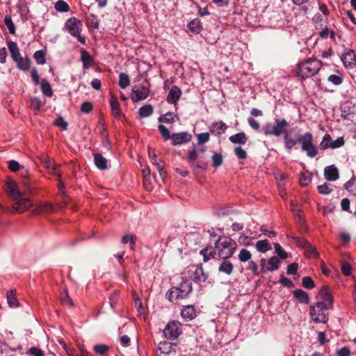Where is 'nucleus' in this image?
I'll return each instance as SVG.
<instances>
[{"instance_id": "nucleus-1", "label": "nucleus", "mask_w": 356, "mask_h": 356, "mask_svg": "<svg viewBox=\"0 0 356 356\" xmlns=\"http://www.w3.org/2000/svg\"><path fill=\"white\" fill-rule=\"evenodd\" d=\"M321 67L322 63L321 60L308 58L298 64L296 73L301 79H307L317 74Z\"/></svg>"}, {"instance_id": "nucleus-2", "label": "nucleus", "mask_w": 356, "mask_h": 356, "mask_svg": "<svg viewBox=\"0 0 356 356\" xmlns=\"http://www.w3.org/2000/svg\"><path fill=\"white\" fill-rule=\"evenodd\" d=\"M236 243L229 237L220 236L215 243L216 254L223 259L231 257L236 250Z\"/></svg>"}, {"instance_id": "nucleus-3", "label": "nucleus", "mask_w": 356, "mask_h": 356, "mask_svg": "<svg viewBox=\"0 0 356 356\" xmlns=\"http://www.w3.org/2000/svg\"><path fill=\"white\" fill-rule=\"evenodd\" d=\"M192 291V282L183 280L179 287L170 290L167 293L168 299L172 302H177L179 300L186 298Z\"/></svg>"}, {"instance_id": "nucleus-4", "label": "nucleus", "mask_w": 356, "mask_h": 356, "mask_svg": "<svg viewBox=\"0 0 356 356\" xmlns=\"http://www.w3.org/2000/svg\"><path fill=\"white\" fill-rule=\"evenodd\" d=\"M330 307L325 305L321 302H316L315 305L310 307L309 315L313 321L317 323H325L328 320V310Z\"/></svg>"}, {"instance_id": "nucleus-5", "label": "nucleus", "mask_w": 356, "mask_h": 356, "mask_svg": "<svg viewBox=\"0 0 356 356\" xmlns=\"http://www.w3.org/2000/svg\"><path fill=\"white\" fill-rule=\"evenodd\" d=\"M288 126L289 123L285 119L276 118L273 125L270 123L266 124L263 128V131L266 136H280L282 134L287 133Z\"/></svg>"}, {"instance_id": "nucleus-6", "label": "nucleus", "mask_w": 356, "mask_h": 356, "mask_svg": "<svg viewBox=\"0 0 356 356\" xmlns=\"http://www.w3.org/2000/svg\"><path fill=\"white\" fill-rule=\"evenodd\" d=\"M299 142L301 144L302 150L305 152L309 157L314 158L318 154V149L314 143V138L311 133L307 132L302 134Z\"/></svg>"}, {"instance_id": "nucleus-7", "label": "nucleus", "mask_w": 356, "mask_h": 356, "mask_svg": "<svg viewBox=\"0 0 356 356\" xmlns=\"http://www.w3.org/2000/svg\"><path fill=\"white\" fill-rule=\"evenodd\" d=\"M149 88L150 84L147 81L135 85L131 94L132 101L136 102L146 99L149 94Z\"/></svg>"}, {"instance_id": "nucleus-8", "label": "nucleus", "mask_w": 356, "mask_h": 356, "mask_svg": "<svg viewBox=\"0 0 356 356\" xmlns=\"http://www.w3.org/2000/svg\"><path fill=\"white\" fill-rule=\"evenodd\" d=\"M65 27L72 36L77 37L81 43L85 44L86 38L80 35L82 28V23L80 20L70 18L66 22Z\"/></svg>"}, {"instance_id": "nucleus-9", "label": "nucleus", "mask_w": 356, "mask_h": 356, "mask_svg": "<svg viewBox=\"0 0 356 356\" xmlns=\"http://www.w3.org/2000/svg\"><path fill=\"white\" fill-rule=\"evenodd\" d=\"M181 324L178 321H170L163 331L164 337L170 340L176 339L181 333Z\"/></svg>"}, {"instance_id": "nucleus-10", "label": "nucleus", "mask_w": 356, "mask_h": 356, "mask_svg": "<svg viewBox=\"0 0 356 356\" xmlns=\"http://www.w3.org/2000/svg\"><path fill=\"white\" fill-rule=\"evenodd\" d=\"M261 268L263 273L268 271H274L277 270L280 266V261L277 257H272L268 261L264 259H261L260 261Z\"/></svg>"}, {"instance_id": "nucleus-11", "label": "nucleus", "mask_w": 356, "mask_h": 356, "mask_svg": "<svg viewBox=\"0 0 356 356\" xmlns=\"http://www.w3.org/2000/svg\"><path fill=\"white\" fill-rule=\"evenodd\" d=\"M6 191L8 195L14 200L19 199L24 193L31 192L30 188H25L24 191H22L21 189L18 188L14 181H9L7 183Z\"/></svg>"}, {"instance_id": "nucleus-12", "label": "nucleus", "mask_w": 356, "mask_h": 356, "mask_svg": "<svg viewBox=\"0 0 356 356\" xmlns=\"http://www.w3.org/2000/svg\"><path fill=\"white\" fill-rule=\"evenodd\" d=\"M191 138L192 136L186 131L173 134L171 136L172 144L173 145H179L186 143L191 141Z\"/></svg>"}, {"instance_id": "nucleus-13", "label": "nucleus", "mask_w": 356, "mask_h": 356, "mask_svg": "<svg viewBox=\"0 0 356 356\" xmlns=\"http://www.w3.org/2000/svg\"><path fill=\"white\" fill-rule=\"evenodd\" d=\"M189 271L193 274V279L195 282H204L208 278L202 266H193Z\"/></svg>"}, {"instance_id": "nucleus-14", "label": "nucleus", "mask_w": 356, "mask_h": 356, "mask_svg": "<svg viewBox=\"0 0 356 356\" xmlns=\"http://www.w3.org/2000/svg\"><path fill=\"white\" fill-rule=\"evenodd\" d=\"M157 351L160 353L161 356H174L175 354L172 343L168 341L159 343Z\"/></svg>"}, {"instance_id": "nucleus-15", "label": "nucleus", "mask_w": 356, "mask_h": 356, "mask_svg": "<svg viewBox=\"0 0 356 356\" xmlns=\"http://www.w3.org/2000/svg\"><path fill=\"white\" fill-rule=\"evenodd\" d=\"M341 60L346 67L353 68L356 66V54L349 49L343 54Z\"/></svg>"}, {"instance_id": "nucleus-16", "label": "nucleus", "mask_w": 356, "mask_h": 356, "mask_svg": "<svg viewBox=\"0 0 356 356\" xmlns=\"http://www.w3.org/2000/svg\"><path fill=\"white\" fill-rule=\"evenodd\" d=\"M131 327V326L129 325L124 324L122 326V327L119 329V331H118L119 337H118V339L120 341V343H121V345L123 346H128L129 345L131 340H130V337H129L127 333H128L129 328Z\"/></svg>"}, {"instance_id": "nucleus-17", "label": "nucleus", "mask_w": 356, "mask_h": 356, "mask_svg": "<svg viewBox=\"0 0 356 356\" xmlns=\"http://www.w3.org/2000/svg\"><path fill=\"white\" fill-rule=\"evenodd\" d=\"M318 295L322 299V300H319L318 302H321V303H324L328 307H332V296L327 286L322 287Z\"/></svg>"}, {"instance_id": "nucleus-18", "label": "nucleus", "mask_w": 356, "mask_h": 356, "mask_svg": "<svg viewBox=\"0 0 356 356\" xmlns=\"http://www.w3.org/2000/svg\"><path fill=\"white\" fill-rule=\"evenodd\" d=\"M227 129V124L222 121L213 122L209 127L210 131L218 136L223 134Z\"/></svg>"}, {"instance_id": "nucleus-19", "label": "nucleus", "mask_w": 356, "mask_h": 356, "mask_svg": "<svg viewBox=\"0 0 356 356\" xmlns=\"http://www.w3.org/2000/svg\"><path fill=\"white\" fill-rule=\"evenodd\" d=\"M181 316L186 320H193L197 316V311L193 305H186L181 312Z\"/></svg>"}, {"instance_id": "nucleus-20", "label": "nucleus", "mask_w": 356, "mask_h": 356, "mask_svg": "<svg viewBox=\"0 0 356 356\" xmlns=\"http://www.w3.org/2000/svg\"><path fill=\"white\" fill-rule=\"evenodd\" d=\"M324 175L328 181H335L339 178L338 169L334 165H330L325 168Z\"/></svg>"}, {"instance_id": "nucleus-21", "label": "nucleus", "mask_w": 356, "mask_h": 356, "mask_svg": "<svg viewBox=\"0 0 356 356\" xmlns=\"http://www.w3.org/2000/svg\"><path fill=\"white\" fill-rule=\"evenodd\" d=\"M181 95V89L178 86H174L168 95L167 100L170 104H175L179 99Z\"/></svg>"}, {"instance_id": "nucleus-22", "label": "nucleus", "mask_w": 356, "mask_h": 356, "mask_svg": "<svg viewBox=\"0 0 356 356\" xmlns=\"http://www.w3.org/2000/svg\"><path fill=\"white\" fill-rule=\"evenodd\" d=\"M81 60L83 63V67L84 69H88L94 65L93 58L86 50H82L81 51Z\"/></svg>"}, {"instance_id": "nucleus-23", "label": "nucleus", "mask_w": 356, "mask_h": 356, "mask_svg": "<svg viewBox=\"0 0 356 356\" xmlns=\"http://www.w3.org/2000/svg\"><path fill=\"white\" fill-rule=\"evenodd\" d=\"M149 157L151 161V163L155 165L157 168L158 172L160 175L162 176V171L164 168L165 163L157 159L155 153H152L149 149Z\"/></svg>"}, {"instance_id": "nucleus-24", "label": "nucleus", "mask_w": 356, "mask_h": 356, "mask_svg": "<svg viewBox=\"0 0 356 356\" xmlns=\"http://www.w3.org/2000/svg\"><path fill=\"white\" fill-rule=\"evenodd\" d=\"M229 140L234 144L244 145L246 143L248 138L243 132H240L232 135L229 137Z\"/></svg>"}, {"instance_id": "nucleus-25", "label": "nucleus", "mask_w": 356, "mask_h": 356, "mask_svg": "<svg viewBox=\"0 0 356 356\" xmlns=\"http://www.w3.org/2000/svg\"><path fill=\"white\" fill-rule=\"evenodd\" d=\"M6 298L8 305L13 308L17 307L19 306V302L17 299L16 298V291L15 290H10L6 293Z\"/></svg>"}, {"instance_id": "nucleus-26", "label": "nucleus", "mask_w": 356, "mask_h": 356, "mask_svg": "<svg viewBox=\"0 0 356 356\" xmlns=\"http://www.w3.org/2000/svg\"><path fill=\"white\" fill-rule=\"evenodd\" d=\"M234 269L233 264L228 260L224 259L219 266V271L226 275L232 274Z\"/></svg>"}, {"instance_id": "nucleus-27", "label": "nucleus", "mask_w": 356, "mask_h": 356, "mask_svg": "<svg viewBox=\"0 0 356 356\" xmlns=\"http://www.w3.org/2000/svg\"><path fill=\"white\" fill-rule=\"evenodd\" d=\"M8 47L10 52L11 57L14 60H17V58L21 57V54L16 42L10 41L8 42Z\"/></svg>"}, {"instance_id": "nucleus-28", "label": "nucleus", "mask_w": 356, "mask_h": 356, "mask_svg": "<svg viewBox=\"0 0 356 356\" xmlns=\"http://www.w3.org/2000/svg\"><path fill=\"white\" fill-rule=\"evenodd\" d=\"M200 254L201 255H202L204 258V261L207 262L209 259H213L214 257V255L216 254V250L215 248L213 249L211 246L207 247L206 248L200 251Z\"/></svg>"}, {"instance_id": "nucleus-29", "label": "nucleus", "mask_w": 356, "mask_h": 356, "mask_svg": "<svg viewBox=\"0 0 356 356\" xmlns=\"http://www.w3.org/2000/svg\"><path fill=\"white\" fill-rule=\"evenodd\" d=\"M256 249L258 252L265 253L271 250V245L267 240H260L256 243Z\"/></svg>"}, {"instance_id": "nucleus-30", "label": "nucleus", "mask_w": 356, "mask_h": 356, "mask_svg": "<svg viewBox=\"0 0 356 356\" xmlns=\"http://www.w3.org/2000/svg\"><path fill=\"white\" fill-rule=\"evenodd\" d=\"M94 161L96 166L100 170H104L107 168V161L100 154L94 155Z\"/></svg>"}, {"instance_id": "nucleus-31", "label": "nucleus", "mask_w": 356, "mask_h": 356, "mask_svg": "<svg viewBox=\"0 0 356 356\" xmlns=\"http://www.w3.org/2000/svg\"><path fill=\"white\" fill-rule=\"evenodd\" d=\"M293 296L301 303L307 304L309 302V296L307 293L302 289H296L293 291Z\"/></svg>"}, {"instance_id": "nucleus-32", "label": "nucleus", "mask_w": 356, "mask_h": 356, "mask_svg": "<svg viewBox=\"0 0 356 356\" xmlns=\"http://www.w3.org/2000/svg\"><path fill=\"white\" fill-rule=\"evenodd\" d=\"M188 28L192 32L199 33L202 29V23L200 19H194L188 23Z\"/></svg>"}, {"instance_id": "nucleus-33", "label": "nucleus", "mask_w": 356, "mask_h": 356, "mask_svg": "<svg viewBox=\"0 0 356 356\" xmlns=\"http://www.w3.org/2000/svg\"><path fill=\"white\" fill-rule=\"evenodd\" d=\"M284 145L285 147L291 150L297 143L299 142V140L293 138L289 133H286L284 136Z\"/></svg>"}, {"instance_id": "nucleus-34", "label": "nucleus", "mask_w": 356, "mask_h": 356, "mask_svg": "<svg viewBox=\"0 0 356 356\" xmlns=\"http://www.w3.org/2000/svg\"><path fill=\"white\" fill-rule=\"evenodd\" d=\"M153 113V108L150 104H146L140 108L138 111L139 116L141 118H147Z\"/></svg>"}, {"instance_id": "nucleus-35", "label": "nucleus", "mask_w": 356, "mask_h": 356, "mask_svg": "<svg viewBox=\"0 0 356 356\" xmlns=\"http://www.w3.org/2000/svg\"><path fill=\"white\" fill-rule=\"evenodd\" d=\"M17 64V67L23 71H26L30 67V60L28 58H22V56L15 60Z\"/></svg>"}, {"instance_id": "nucleus-36", "label": "nucleus", "mask_w": 356, "mask_h": 356, "mask_svg": "<svg viewBox=\"0 0 356 356\" xmlns=\"http://www.w3.org/2000/svg\"><path fill=\"white\" fill-rule=\"evenodd\" d=\"M17 206L14 209L16 211L23 210L29 208L31 206V202L29 199L21 198L17 199Z\"/></svg>"}, {"instance_id": "nucleus-37", "label": "nucleus", "mask_w": 356, "mask_h": 356, "mask_svg": "<svg viewBox=\"0 0 356 356\" xmlns=\"http://www.w3.org/2000/svg\"><path fill=\"white\" fill-rule=\"evenodd\" d=\"M41 89L44 95L51 97L53 95L51 87L47 80H42L41 82Z\"/></svg>"}, {"instance_id": "nucleus-38", "label": "nucleus", "mask_w": 356, "mask_h": 356, "mask_svg": "<svg viewBox=\"0 0 356 356\" xmlns=\"http://www.w3.org/2000/svg\"><path fill=\"white\" fill-rule=\"evenodd\" d=\"M175 114L172 112H168L165 114L161 115L159 118V121L164 123H172L174 122Z\"/></svg>"}, {"instance_id": "nucleus-39", "label": "nucleus", "mask_w": 356, "mask_h": 356, "mask_svg": "<svg viewBox=\"0 0 356 356\" xmlns=\"http://www.w3.org/2000/svg\"><path fill=\"white\" fill-rule=\"evenodd\" d=\"M332 143V138L330 134H325L322 139V141L320 143V148L321 149H326L327 148H330V145Z\"/></svg>"}, {"instance_id": "nucleus-40", "label": "nucleus", "mask_w": 356, "mask_h": 356, "mask_svg": "<svg viewBox=\"0 0 356 356\" xmlns=\"http://www.w3.org/2000/svg\"><path fill=\"white\" fill-rule=\"evenodd\" d=\"M130 83L129 77L125 73H121L119 76V86L121 88H126Z\"/></svg>"}, {"instance_id": "nucleus-41", "label": "nucleus", "mask_w": 356, "mask_h": 356, "mask_svg": "<svg viewBox=\"0 0 356 356\" xmlns=\"http://www.w3.org/2000/svg\"><path fill=\"white\" fill-rule=\"evenodd\" d=\"M33 58L39 65H43L46 63L44 52L42 50L36 51Z\"/></svg>"}, {"instance_id": "nucleus-42", "label": "nucleus", "mask_w": 356, "mask_h": 356, "mask_svg": "<svg viewBox=\"0 0 356 356\" xmlns=\"http://www.w3.org/2000/svg\"><path fill=\"white\" fill-rule=\"evenodd\" d=\"M251 256L252 254L249 250L246 249H241L238 254V259L241 262H245L250 259Z\"/></svg>"}, {"instance_id": "nucleus-43", "label": "nucleus", "mask_w": 356, "mask_h": 356, "mask_svg": "<svg viewBox=\"0 0 356 356\" xmlns=\"http://www.w3.org/2000/svg\"><path fill=\"white\" fill-rule=\"evenodd\" d=\"M327 80L335 86L340 85L343 81V76L341 74H331L328 76Z\"/></svg>"}, {"instance_id": "nucleus-44", "label": "nucleus", "mask_w": 356, "mask_h": 356, "mask_svg": "<svg viewBox=\"0 0 356 356\" xmlns=\"http://www.w3.org/2000/svg\"><path fill=\"white\" fill-rule=\"evenodd\" d=\"M143 184H144V186H145V188L147 190L151 191L152 190V187L147 186V181L149 179H150V170H149V167H147V168L143 169Z\"/></svg>"}, {"instance_id": "nucleus-45", "label": "nucleus", "mask_w": 356, "mask_h": 356, "mask_svg": "<svg viewBox=\"0 0 356 356\" xmlns=\"http://www.w3.org/2000/svg\"><path fill=\"white\" fill-rule=\"evenodd\" d=\"M109 350V346L104 344L96 345L94 346V351L95 353L104 355Z\"/></svg>"}, {"instance_id": "nucleus-46", "label": "nucleus", "mask_w": 356, "mask_h": 356, "mask_svg": "<svg viewBox=\"0 0 356 356\" xmlns=\"http://www.w3.org/2000/svg\"><path fill=\"white\" fill-rule=\"evenodd\" d=\"M274 248L275 252L278 254V256L282 259H286L288 257V253L286 252L284 249L282 248V246L279 243H275Z\"/></svg>"}, {"instance_id": "nucleus-47", "label": "nucleus", "mask_w": 356, "mask_h": 356, "mask_svg": "<svg viewBox=\"0 0 356 356\" xmlns=\"http://www.w3.org/2000/svg\"><path fill=\"white\" fill-rule=\"evenodd\" d=\"M54 206L49 202H44L41 204L38 207V210L40 212L49 213L54 211Z\"/></svg>"}, {"instance_id": "nucleus-48", "label": "nucleus", "mask_w": 356, "mask_h": 356, "mask_svg": "<svg viewBox=\"0 0 356 356\" xmlns=\"http://www.w3.org/2000/svg\"><path fill=\"white\" fill-rule=\"evenodd\" d=\"M302 286L309 289H312L315 286L314 282L313 280L310 277H304L302 279Z\"/></svg>"}, {"instance_id": "nucleus-49", "label": "nucleus", "mask_w": 356, "mask_h": 356, "mask_svg": "<svg viewBox=\"0 0 356 356\" xmlns=\"http://www.w3.org/2000/svg\"><path fill=\"white\" fill-rule=\"evenodd\" d=\"M55 8L58 11L67 12L69 10V6L63 0H59L56 2Z\"/></svg>"}, {"instance_id": "nucleus-50", "label": "nucleus", "mask_w": 356, "mask_h": 356, "mask_svg": "<svg viewBox=\"0 0 356 356\" xmlns=\"http://www.w3.org/2000/svg\"><path fill=\"white\" fill-rule=\"evenodd\" d=\"M4 22L6 26H7L10 33L14 34L15 33V25L13 22V20L10 17H6L4 19Z\"/></svg>"}, {"instance_id": "nucleus-51", "label": "nucleus", "mask_w": 356, "mask_h": 356, "mask_svg": "<svg viewBox=\"0 0 356 356\" xmlns=\"http://www.w3.org/2000/svg\"><path fill=\"white\" fill-rule=\"evenodd\" d=\"M197 142L199 145H202L209 140L210 136L207 132L201 133L197 135Z\"/></svg>"}, {"instance_id": "nucleus-52", "label": "nucleus", "mask_w": 356, "mask_h": 356, "mask_svg": "<svg viewBox=\"0 0 356 356\" xmlns=\"http://www.w3.org/2000/svg\"><path fill=\"white\" fill-rule=\"evenodd\" d=\"M122 243L124 244L129 243L130 248L134 250L135 241L132 235H125L122 238Z\"/></svg>"}, {"instance_id": "nucleus-53", "label": "nucleus", "mask_w": 356, "mask_h": 356, "mask_svg": "<svg viewBox=\"0 0 356 356\" xmlns=\"http://www.w3.org/2000/svg\"><path fill=\"white\" fill-rule=\"evenodd\" d=\"M158 129H159L160 133L161 134L163 138L165 140H168L169 138H171V136L170 135V131L165 126H164L163 124H159L158 127Z\"/></svg>"}, {"instance_id": "nucleus-54", "label": "nucleus", "mask_w": 356, "mask_h": 356, "mask_svg": "<svg viewBox=\"0 0 356 356\" xmlns=\"http://www.w3.org/2000/svg\"><path fill=\"white\" fill-rule=\"evenodd\" d=\"M293 240L296 241V243L299 247L305 249L306 247H310V243L307 240L304 238H301L299 237H293Z\"/></svg>"}, {"instance_id": "nucleus-55", "label": "nucleus", "mask_w": 356, "mask_h": 356, "mask_svg": "<svg viewBox=\"0 0 356 356\" xmlns=\"http://www.w3.org/2000/svg\"><path fill=\"white\" fill-rule=\"evenodd\" d=\"M341 269L345 276L350 275L352 267L348 262H343L341 266Z\"/></svg>"}, {"instance_id": "nucleus-56", "label": "nucleus", "mask_w": 356, "mask_h": 356, "mask_svg": "<svg viewBox=\"0 0 356 356\" xmlns=\"http://www.w3.org/2000/svg\"><path fill=\"white\" fill-rule=\"evenodd\" d=\"M41 104L40 99L37 97H34L31 99V107L36 112L40 111Z\"/></svg>"}, {"instance_id": "nucleus-57", "label": "nucleus", "mask_w": 356, "mask_h": 356, "mask_svg": "<svg viewBox=\"0 0 356 356\" xmlns=\"http://www.w3.org/2000/svg\"><path fill=\"white\" fill-rule=\"evenodd\" d=\"M212 163L214 167H219L222 165V157L220 154L215 153L212 156Z\"/></svg>"}, {"instance_id": "nucleus-58", "label": "nucleus", "mask_w": 356, "mask_h": 356, "mask_svg": "<svg viewBox=\"0 0 356 356\" xmlns=\"http://www.w3.org/2000/svg\"><path fill=\"white\" fill-rule=\"evenodd\" d=\"M344 145V140L343 137H339L337 139L332 141L330 143V148L336 149L342 147Z\"/></svg>"}, {"instance_id": "nucleus-59", "label": "nucleus", "mask_w": 356, "mask_h": 356, "mask_svg": "<svg viewBox=\"0 0 356 356\" xmlns=\"http://www.w3.org/2000/svg\"><path fill=\"white\" fill-rule=\"evenodd\" d=\"M87 25L93 29H97L99 27L97 19L93 15L87 18Z\"/></svg>"}, {"instance_id": "nucleus-60", "label": "nucleus", "mask_w": 356, "mask_h": 356, "mask_svg": "<svg viewBox=\"0 0 356 356\" xmlns=\"http://www.w3.org/2000/svg\"><path fill=\"white\" fill-rule=\"evenodd\" d=\"M234 152L236 155L238 156L240 159H245L247 157V153L245 149L241 148V147H236L234 149Z\"/></svg>"}, {"instance_id": "nucleus-61", "label": "nucleus", "mask_w": 356, "mask_h": 356, "mask_svg": "<svg viewBox=\"0 0 356 356\" xmlns=\"http://www.w3.org/2000/svg\"><path fill=\"white\" fill-rule=\"evenodd\" d=\"M318 191L321 194H329L332 192V189L329 187L328 184L325 183L318 186Z\"/></svg>"}, {"instance_id": "nucleus-62", "label": "nucleus", "mask_w": 356, "mask_h": 356, "mask_svg": "<svg viewBox=\"0 0 356 356\" xmlns=\"http://www.w3.org/2000/svg\"><path fill=\"white\" fill-rule=\"evenodd\" d=\"M28 353L33 356H44L43 350L37 347L31 348Z\"/></svg>"}, {"instance_id": "nucleus-63", "label": "nucleus", "mask_w": 356, "mask_h": 356, "mask_svg": "<svg viewBox=\"0 0 356 356\" xmlns=\"http://www.w3.org/2000/svg\"><path fill=\"white\" fill-rule=\"evenodd\" d=\"M54 124L60 127L62 130H66L67 127V123L64 120V119L61 117L58 118L55 122Z\"/></svg>"}, {"instance_id": "nucleus-64", "label": "nucleus", "mask_w": 356, "mask_h": 356, "mask_svg": "<svg viewBox=\"0 0 356 356\" xmlns=\"http://www.w3.org/2000/svg\"><path fill=\"white\" fill-rule=\"evenodd\" d=\"M92 110V105L89 102H83L81 106V111L83 113H90Z\"/></svg>"}]
</instances>
